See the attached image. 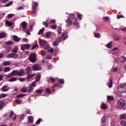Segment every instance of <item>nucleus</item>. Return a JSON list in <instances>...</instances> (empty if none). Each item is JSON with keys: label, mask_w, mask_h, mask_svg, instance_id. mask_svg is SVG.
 Returning <instances> with one entry per match:
<instances>
[{"label": "nucleus", "mask_w": 126, "mask_h": 126, "mask_svg": "<svg viewBox=\"0 0 126 126\" xmlns=\"http://www.w3.org/2000/svg\"><path fill=\"white\" fill-rule=\"evenodd\" d=\"M52 32H48L46 33V35L47 38H48L52 35Z\"/></svg>", "instance_id": "15"}, {"label": "nucleus", "mask_w": 126, "mask_h": 126, "mask_svg": "<svg viewBox=\"0 0 126 126\" xmlns=\"http://www.w3.org/2000/svg\"><path fill=\"white\" fill-rule=\"evenodd\" d=\"M5 23L7 25H8L9 26H11L13 24V23L9 22L8 21H6L5 22Z\"/></svg>", "instance_id": "33"}, {"label": "nucleus", "mask_w": 126, "mask_h": 126, "mask_svg": "<svg viewBox=\"0 0 126 126\" xmlns=\"http://www.w3.org/2000/svg\"><path fill=\"white\" fill-rule=\"evenodd\" d=\"M16 102L18 104H20L21 103L22 101L20 99H18L16 100Z\"/></svg>", "instance_id": "57"}, {"label": "nucleus", "mask_w": 126, "mask_h": 126, "mask_svg": "<svg viewBox=\"0 0 126 126\" xmlns=\"http://www.w3.org/2000/svg\"><path fill=\"white\" fill-rule=\"evenodd\" d=\"M121 93L120 92L117 93V96L118 97H121L122 96V95Z\"/></svg>", "instance_id": "56"}, {"label": "nucleus", "mask_w": 126, "mask_h": 126, "mask_svg": "<svg viewBox=\"0 0 126 126\" xmlns=\"http://www.w3.org/2000/svg\"><path fill=\"white\" fill-rule=\"evenodd\" d=\"M27 73H30L32 70V68L31 67H28L26 69Z\"/></svg>", "instance_id": "36"}, {"label": "nucleus", "mask_w": 126, "mask_h": 126, "mask_svg": "<svg viewBox=\"0 0 126 126\" xmlns=\"http://www.w3.org/2000/svg\"><path fill=\"white\" fill-rule=\"evenodd\" d=\"M101 108L102 109H106L108 108V106L106 104L102 102L101 104Z\"/></svg>", "instance_id": "12"}, {"label": "nucleus", "mask_w": 126, "mask_h": 126, "mask_svg": "<svg viewBox=\"0 0 126 126\" xmlns=\"http://www.w3.org/2000/svg\"><path fill=\"white\" fill-rule=\"evenodd\" d=\"M38 45L37 44H35L32 47L31 49L32 50H33V49H34V48H36L37 47H38Z\"/></svg>", "instance_id": "51"}, {"label": "nucleus", "mask_w": 126, "mask_h": 126, "mask_svg": "<svg viewBox=\"0 0 126 126\" xmlns=\"http://www.w3.org/2000/svg\"><path fill=\"white\" fill-rule=\"evenodd\" d=\"M40 46L45 45L46 43V42L45 40H42L39 42Z\"/></svg>", "instance_id": "18"}, {"label": "nucleus", "mask_w": 126, "mask_h": 126, "mask_svg": "<svg viewBox=\"0 0 126 126\" xmlns=\"http://www.w3.org/2000/svg\"><path fill=\"white\" fill-rule=\"evenodd\" d=\"M45 93L47 94H51V92L50 89L48 88H47L46 90Z\"/></svg>", "instance_id": "29"}, {"label": "nucleus", "mask_w": 126, "mask_h": 126, "mask_svg": "<svg viewBox=\"0 0 126 126\" xmlns=\"http://www.w3.org/2000/svg\"><path fill=\"white\" fill-rule=\"evenodd\" d=\"M17 79L16 78H12L8 80V81L10 82H12L16 81Z\"/></svg>", "instance_id": "23"}, {"label": "nucleus", "mask_w": 126, "mask_h": 126, "mask_svg": "<svg viewBox=\"0 0 126 126\" xmlns=\"http://www.w3.org/2000/svg\"><path fill=\"white\" fill-rule=\"evenodd\" d=\"M18 50V47H15L14 49L12 50V51L14 53H16L17 52Z\"/></svg>", "instance_id": "27"}, {"label": "nucleus", "mask_w": 126, "mask_h": 126, "mask_svg": "<svg viewBox=\"0 0 126 126\" xmlns=\"http://www.w3.org/2000/svg\"><path fill=\"white\" fill-rule=\"evenodd\" d=\"M109 19V17L108 16H106L103 18V19L106 21H108Z\"/></svg>", "instance_id": "52"}, {"label": "nucleus", "mask_w": 126, "mask_h": 126, "mask_svg": "<svg viewBox=\"0 0 126 126\" xmlns=\"http://www.w3.org/2000/svg\"><path fill=\"white\" fill-rule=\"evenodd\" d=\"M33 117L32 116H29L28 117V121L29 123H32V122L33 121Z\"/></svg>", "instance_id": "20"}, {"label": "nucleus", "mask_w": 126, "mask_h": 126, "mask_svg": "<svg viewBox=\"0 0 126 126\" xmlns=\"http://www.w3.org/2000/svg\"><path fill=\"white\" fill-rule=\"evenodd\" d=\"M30 47V46L29 44H26L23 46H21V49L22 51H23L25 50L28 49Z\"/></svg>", "instance_id": "7"}, {"label": "nucleus", "mask_w": 126, "mask_h": 126, "mask_svg": "<svg viewBox=\"0 0 126 126\" xmlns=\"http://www.w3.org/2000/svg\"><path fill=\"white\" fill-rule=\"evenodd\" d=\"M66 22L67 23L66 25L69 26L71 25L73 23V21L70 19L69 17L67 18Z\"/></svg>", "instance_id": "8"}, {"label": "nucleus", "mask_w": 126, "mask_h": 126, "mask_svg": "<svg viewBox=\"0 0 126 126\" xmlns=\"http://www.w3.org/2000/svg\"><path fill=\"white\" fill-rule=\"evenodd\" d=\"M70 18H69L70 19L72 20V19H73L74 17H75V15L74 14H70Z\"/></svg>", "instance_id": "47"}, {"label": "nucleus", "mask_w": 126, "mask_h": 126, "mask_svg": "<svg viewBox=\"0 0 126 126\" xmlns=\"http://www.w3.org/2000/svg\"><path fill=\"white\" fill-rule=\"evenodd\" d=\"M34 3L33 5L32 6V8L33 9L35 10L36 9V7L38 3L37 2H34Z\"/></svg>", "instance_id": "26"}, {"label": "nucleus", "mask_w": 126, "mask_h": 126, "mask_svg": "<svg viewBox=\"0 0 126 126\" xmlns=\"http://www.w3.org/2000/svg\"><path fill=\"white\" fill-rule=\"evenodd\" d=\"M14 16V14H8L7 15L8 18V19H10L11 18Z\"/></svg>", "instance_id": "30"}, {"label": "nucleus", "mask_w": 126, "mask_h": 126, "mask_svg": "<svg viewBox=\"0 0 126 126\" xmlns=\"http://www.w3.org/2000/svg\"><path fill=\"white\" fill-rule=\"evenodd\" d=\"M125 105V101L123 99H120L117 104V107L119 109H121Z\"/></svg>", "instance_id": "1"}, {"label": "nucleus", "mask_w": 126, "mask_h": 126, "mask_svg": "<svg viewBox=\"0 0 126 126\" xmlns=\"http://www.w3.org/2000/svg\"><path fill=\"white\" fill-rule=\"evenodd\" d=\"M57 26L56 25H53V26L51 27V28L53 29H55L57 27Z\"/></svg>", "instance_id": "64"}, {"label": "nucleus", "mask_w": 126, "mask_h": 126, "mask_svg": "<svg viewBox=\"0 0 126 126\" xmlns=\"http://www.w3.org/2000/svg\"><path fill=\"white\" fill-rule=\"evenodd\" d=\"M106 124V122L105 120H103L102 122L101 125L103 126H105Z\"/></svg>", "instance_id": "53"}, {"label": "nucleus", "mask_w": 126, "mask_h": 126, "mask_svg": "<svg viewBox=\"0 0 126 126\" xmlns=\"http://www.w3.org/2000/svg\"><path fill=\"white\" fill-rule=\"evenodd\" d=\"M53 48H52L50 49L48 51V52H51V53H53Z\"/></svg>", "instance_id": "60"}, {"label": "nucleus", "mask_w": 126, "mask_h": 126, "mask_svg": "<svg viewBox=\"0 0 126 126\" xmlns=\"http://www.w3.org/2000/svg\"><path fill=\"white\" fill-rule=\"evenodd\" d=\"M43 25L46 28L48 27V24L46 22H43Z\"/></svg>", "instance_id": "45"}, {"label": "nucleus", "mask_w": 126, "mask_h": 126, "mask_svg": "<svg viewBox=\"0 0 126 126\" xmlns=\"http://www.w3.org/2000/svg\"><path fill=\"white\" fill-rule=\"evenodd\" d=\"M5 103L4 102L2 101H0V109L4 105Z\"/></svg>", "instance_id": "44"}, {"label": "nucleus", "mask_w": 126, "mask_h": 126, "mask_svg": "<svg viewBox=\"0 0 126 126\" xmlns=\"http://www.w3.org/2000/svg\"><path fill=\"white\" fill-rule=\"evenodd\" d=\"M58 40L56 41H55L54 43H53V45L55 46H56L58 45Z\"/></svg>", "instance_id": "37"}, {"label": "nucleus", "mask_w": 126, "mask_h": 126, "mask_svg": "<svg viewBox=\"0 0 126 126\" xmlns=\"http://www.w3.org/2000/svg\"><path fill=\"white\" fill-rule=\"evenodd\" d=\"M59 82L61 84H63L64 83V80L63 79H59Z\"/></svg>", "instance_id": "42"}, {"label": "nucleus", "mask_w": 126, "mask_h": 126, "mask_svg": "<svg viewBox=\"0 0 126 126\" xmlns=\"http://www.w3.org/2000/svg\"><path fill=\"white\" fill-rule=\"evenodd\" d=\"M13 39L16 42L18 41L19 40V39L18 37L16 35H14L13 36Z\"/></svg>", "instance_id": "17"}, {"label": "nucleus", "mask_w": 126, "mask_h": 126, "mask_svg": "<svg viewBox=\"0 0 126 126\" xmlns=\"http://www.w3.org/2000/svg\"><path fill=\"white\" fill-rule=\"evenodd\" d=\"M62 29V28L61 27L59 26L58 27V32L59 34H61V31Z\"/></svg>", "instance_id": "50"}, {"label": "nucleus", "mask_w": 126, "mask_h": 126, "mask_svg": "<svg viewBox=\"0 0 126 126\" xmlns=\"http://www.w3.org/2000/svg\"><path fill=\"white\" fill-rule=\"evenodd\" d=\"M40 74H37V75L36 76V82H37L39 81L40 80Z\"/></svg>", "instance_id": "16"}, {"label": "nucleus", "mask_w": 126, "mask_h": 126, "mask_svg": "<svg viewBox=\"0 0 126 126\" xmlns=\"http://www.w3.org/2000/svg\"><path fill=\"white\" fill-rule=\"evenodd\" d=\"M28 91V90L26 88H23L21 90V91L24 92H27Z\"/></svg>", "instance_id": "38"}, {"label": "nucleus", "mask_w": 126, "mask_h": 126, "mask_svg": "<svg viewBox=\"0 0 126 126\" xmlns=\"http://www.w3.org/2000/svg\"><path fill=\"white\" fill-rule=\"evenodd\" d=\"M106 46V47H107L109 48H111L112 46V42H110L108 44H107Z\"/></svg>", "instance_id": "22"}, {"label": "nucleus", "mask_w": 126, "mask_h": 126, "mask_svg": "<svg viewBox=\"0 0 126 126\" xmlns=\"http://www.w3.org/2000/svg\"><path fill=\"white\" fill-rule=\"evenodd\" d=\"M25 79L24 78H19V80L23 82L24 81Z\"/></svg>", "instance_id": "58"}, {"label": "nucleus", "mask_w": 126, "mask_h": 126, "mask_svg": "<svg viewBox=\"0 0 126 126\" xmlns=\"http://www.w3.org/2000/svg\"><path fill=\"white\" fill-rule=\"evenodd\" d=\"M114 39L116 41H118L119 40V37L118 36H116L114 37Z\"/></svg>", "instance_id": "61"}, {"label": "nucleus", "mask_w": 126, "mask_h": 126, "mask_svg": "<svg viewBox=\"0 0 126 126\" xmlns=\"http://www.w3.org/2000/svg\"><path fill=\"white\" fill-rule=\"evenodd\" d=\"M10 70V67H5L4 68V71L5 72H6L9 71Z\"/></svg>", "instance_id": "32"}, {"label": "nucleus", "mask_w": 126, "mask_h": 126, "mask_svg": "<svg viewBox=\"0 0 126 126\" xmlns=\"http://www.w3.org/2000/svg\"><path fill=\"white\" fill-rule=\"evenodd\" d=\"M77 15L78 17L79 18V20H80L82 19V18L81 17L82 16V15L81 14H79L77 13Z\"/></svg>", "instance_id": "49"}, {"label": "nucleus", "mask_w": 126, "mask_h": 126, "mask_svg": "<svg viewBox=\"0 0 126 126\" xmlns=\"http://www.w3.org/2000/svg\"><path fill=\"white\" fill-rule=\"evenodd\" d=\"M120 61L122 62H124L126 61V58L124 57H122L120 58Z\"/></svg>", "instance_id": "24"}, {"label": "nucleus", "mask_w": 126, "mask_h": 126, "mask_svg": "<svg viewBox=\"0 0 126 126\" xmlns=\"http://www.w3.org/2000/svg\"><path fill=\"white\" fill-rule=\"evenodd\" d=\"M24 71L23 70H21L19 71H17V75L19 76L22 75L24 73Z\"/></svg>", "instance_id": "13"}, {"label": "nucleus", "mask_w": 126, "mask_h": 126, "mask_svg": "<svg viewBox=\"0 0 126 126\" xmlns=\"http://www.w3.org/2000/svg\"><path fill=\"white\" fill-rule=\"evenodd\" d=\"M100 33H95L94 34V36L95 37H96L97 38H99V37H100Z\"/></svg>", "instance_id": "41"}, {"label": "nucleus", "mask_w": 126, "mask_h": 126, "mask_svg": "<svg viewBox=\"0 0 126 126\" xmlns=\"http://www.w3.org/2000/svg\"><path fill=\"white\" fill-rule=\"evenodd\" d=\"M25 94H18L16 96L17 98H21L25 96Z\"/></svg>", "instance_id": "40"}, {"label": "nucleus", "mask_w": 126, "mask_h": 126, "mask_svg": "<svg viewBox=\"0 0 126 126\" xmlns=\"http://www.w3.org/2000/svg\"><path fill=\"white\" fill-rule=\"evenodd\" d=\"M107 85L109 88H111L112 87V80L111 79H110L108 81Z\"/></svg>", "instance_id": "11"}, {"label": "nucleus", "mask_w": 126, "mask_h": 126, "mask_svg": "<svg viewBox=\"0 0 126 126\" xmlns=\"http://www.w3.org/2000/svg\"><path fill=\"white\" fill-rule=\"evenodd\" d=\"M33 88H32V86H30V87L29 88V89L28 90V92H31L32 91Z\"/></svg>", "instance_id": "48"}, {"label": "nucleus", "mask_w": 126, "mask_h": 126, "mask_svg": "<svg viewBox=\"0 0 126 126\" xmlns=\"http://www.w3.org/2000/svg\"><path fill=\"white\" fill-rule=\"evenodd\" d=\"M120 118L121 119H126V114H121Z\"/></svg>", "instance_id": "21"}, {"label": "nucleus", "mask_w": 126, "mask_h": 126, "mask_svg": "<svg viewBox=\"0 0 126 126\" xmlns=\"http://www.w3.org/2000/svg\"><path fill=\"white\" fill-rule=\"evenodd\" d=\"M46 54V52L45 51H43V52H42V56H44Z\"/></svg>", "instance_id": "62"}, {"label": "nucleus", "mask_w": 126, "mask_h": 126, "mask_svg": "<svg viewBox=\"0 0 126 126\" xmlns=\"http://www.w3.org/2000/svg\"><path fill=\"white\" fill-rule=\"evenodd\" d=\"M68 36L67 33L66 32H65L62 35L61 37V39L63 40H65L66 38H67Z\"/></svg>", "instance_id": "9"}, {"label": "nucleus", "mask_w": 126, "mask_h": 126, "mask_svg": "<svg viewBox=\"0 0 126 126\" xmlns=\"http://www.w3.org/2000/svg\"><path fill=\"white\" fill-rule=\"evenodd\" d=\"M33 70L34 71H37L39 70L40 69V67L39 64H36L32 66Z\"/></svg>", "instance_id": "6"}, {"label": "nucleus", "mask_w": 126, "mask_h": 126, "mask_svg": "<svg viewBox=\"0 0 126 126\" xmlns=\"http://www.w3.org/2000/svg\"><path fill=\"white\" fill-rule=\"evenodd\" d=\"M41 120V118H39L38 120L36 122V123L38 124H39L40 123Z\"/></svg>", "instance_id": "55"}, {"label": "nucleus", "mask_w": 126, "mask_h": 126, "mask_svg": "<svg viewBox=\"0 0 126 126\" xmlns=\"http://www.w3.org/2000/svg\"><path fill=\"white\" fill-rule=\"evenodd\" d=\"M12 1H10L9 3L6 4V6L8 7L12 5Z\"/></svg>", "instance_id": "54"}, {"label": "nucleus", "mask_w": 126, "mask_h": 126, "mask_svg": "<svg viewBox=\"0 0 126 126\" xmlns=\"http://www.w3.org/2000/svg\"><path fill=\"white\" fill-rule=\"evenodd\" d=\"M27 23L25 21H23L21 23V25L23 30H25L27 28Z\"/></svg>", "instance_id": "10"}, {"label": "nucleus", "mask_w": 126, "mask_h": 126, "mask_svg": "<svg viewBox=\"0 0 126 126\" xmlns=\"http://www.w3.org/2000/svg\"><path fill=\"white\" fill-rule=\"evenodd\" d=\"M44 29L43 28L41 29L40 30L39 32L38 33V34H40L41 33H42L44 31Z\"/></svg>", "instance_id": "46"}, {"label": "nucleus", "mask_w": 126, "mask_h": 126, "mask_svg": "<svg viewBox=\"0 0 126 126\" xmlns=\"http://www.w3.org/2000/svg\"><path fill=\"white\" fill-rule=\"evenodd\" d=\"M107 99L111 100H113L114 98L112 96H108L107 97Z\"/></svg>", "instance_id": "39"}, {"label": "nucleus", "mask_w": 126, "mask_h": 126, "mask_svg": "<svg viewBox=\"0 0 126 126\" xmlns=\"http://www.w3.org/2000/svg\"><path fill=\"white\" fill-rule=\"evenodd\" d=\"M48 81H51L52 82H54L55 81V80L54 78H49V79H48Z\"/></svg>", "instance_id": "35"}, {"label": "nucleus", "mask_w": 126, "mask_h": 126, "mask_svg": "<svg viewBox=\"0 0 126 126\" xmlns=\"http://www.w3.org/2000/svg\"><path fill=\"white\" fill-rule=\"evenodd\" d=\"M9 89L8 86L6 85H4L2 88V90L3 91H8Z\"/></svg>", "instance_id": "14"}, {"label": "nucleus", "mask_w": 126, "mask_h": 126, "mask_svg": "<svg viewBox=\"0 0 126 126\" xmlns=\"http://www.w3.org/2000/svg\"><path fill=\"white\" fill-rule=\"evenodd\" d=\"M117 17L118 19H119L121 17H124V16L122 15H118L117 16Z\"/></svg>", "instance_id": "59"}, {"label": "nucleus", "mask_w": 126, "mask_h": 126, "mask_svg": "<svg viewBox=\"0 0 126 126\" xmlns=\"http://www.w3.org/2000/svg\"><path fill=\"white\" fill-rule=\"evenodd\" d=\"M36 85V82L35 81L33 82L31 84L30 86L32 87H35Z\"/></svg>", "instance_id": "34"}, {"label": "nucleus", "mask_w": 126, "mask_h": 126, "mask_svg": "<svg viewBox=\"0 0 126 126\" xmlns=\"http://www.w3.org/2000/svg\"><path fill=\"white\" fill-rule=\"evenodd\" d=\"M121 125L123 126H126V121H122L121 122Z\"/></svg>", "instance_id": "31"}, {"label": "nucleus", "mask_w": 126, "mask_h": 126, "mask_svg": "<svg viewBox=\"0 0 126 126\" xmlns=\"http://www.w3.org/2000/svg\"><path fill=\"white\" fill-rule=\"evenodd\" d=\"M43 90L42 89H39L38 90H36L35 92L37 93L40 94L42 93L43 92Z\"/></svg>", "instance_id": "28"}, {"label": "nucleus", "mask_w": 126, "mask_h": 126, "mask_svg": "<svg viewBox=\"0 0 126 126\" xmlns=\"http://www.w3.org/2000/svg\"><path fill=\"white\" fill-rule=\"evenodd\" d=\"M18 54L14 53H10L6 56V57L7 58H12L16 59L18 58Z\"/></svg>", "instance_id": "5"}, {"label": "nucleus", "mask_w": 126, "mask_h": 126, "mask_svg": "<svg viewBox=\"0 0 126 126\" xmlns=\"http://www.w3.org/2000/svg\"><path fill=\"white\" fill-rule=\"evenodd\" d=\"M118 90L119 92L123 93L126 92V85H120L118 87Z\"/></svg>", "instance_id": "3"}, {"label": "nucleus", "mask_w": 126, "mask_h": 126, "mask_svg": "<svg viewBox=\"0 0 126 126\" xmlns=\"http://www.w3.org/2000/svg\"><path fill=\"white\" fill-rule=\"evenodd\" d=\"M7 95V94H1L0 95V98L1 97H4L6 96Z\"/></svg>", "instance_id": "43"}, {"label": "nucleus", "mask_w": 126, "mask_h": 126, "mask_svg": "<svg viewBox=\"0 0 126 126\" xmlns=\"http://www.w3.org/2000/svg\"><path fill=\"white\" fill-rule=\"evenodd\" d=\"M74 25H75L77 26V25H78V22H77V21L75 20V22H74Z\"/></svg>", "instance_id": "63"}, {"label": "nucleus", "mask_w": 126, "mask_h": 126, "mask_svg": "<svg viewBox=\"0 0 126 126\" xmlns=\"http://www.w3.org/2000/svg\"><path fill=\"white\" fill-rule=\"evenodd\" d=\"M5 34L4 32L0 33V38L4 37L5 36Z\"/></svg>", "instance_id": "25"}, {"label": "nucleus", "mask_w": 126, "mask_h": 126, "mask_svg": "<svg viewBox=\"0 0 126 126\" xmlns=\"http://www.w3.org/2000/svg\"><path fill=\"white\" fill-rule=\"evenodd\" d=\"M17 70H14L9 73L8 75H6L5 78L6 79H8V78L12 77L13 76L17 75Z\"/></svg>", "instance_id": "4"}, {"label": "nucleus", "mask_w": 126, "mask_h": 126, "mask_svg": "<svg viewBox=\"0 0 126 126\" xmlns=\"http://www.w3.org/2000/svg\"><path fill=\"white\" fill-rule=\"evenodd\" d=\"M10 63V62L9 61L4 62L3 63V64L4 66L9 65Z\"/></svg>", "instance_id": "19"}, {"label": "nucleus", "mask_w": 126, "mask_h": 126, "mask_svg": "<svg viewBox=\"0 0 126 126\" xmlns=\"http://www.w3.org/2000/svg\"><path fill=\"white\" fill-rule=\"evenodd\" d=\"M29 59L30 61L32 63H35L36 61V56L34 53H31L29 57Z\"/></svg>", "instance_id": "2"}]
</instances>
